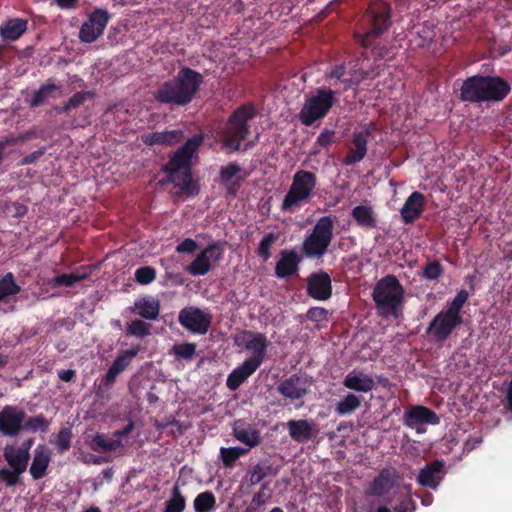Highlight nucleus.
I'll list each match as a JSON object with an SVG mask.
<instances>
[{
    "mask_svg": "<svg viewBox=\"0 0 512 512\" xmlns=\"http://www.w3.org/2000/svg\"><path fill=\"white\" fill-rule=\"evenodd\" d=\"M203 140L202 134L193 135L170 156L168 162L162 166L161 170L165 177L160 181V184L172 183L188 198L199 195L200 185L192 178L191 159L203 144Z\"/></svg>",
    "mask_w": 512,
    "mask_h": 512,
    "instance_id": "f257e3e1",
    "label": "nucleus"
},
{
    "mask_svg": "<svg viewBox=\"0 0 512 512\" xmlns=\"http://www.w3.org/2000/svg\"><path fill=\"white\" fill-rule=\"evenodd\" d=\"M391 25V7L388 2H369L362 17L363 32L354 33V37L365 49L371 48L374 59L391 58V48L377 43L378 38L386 32Z\"/></svg>",
    "mask_w": 512,
    "mask_h": 512,
    "instance_id": "f03ea898",
    "label": "nucleus"
},
{
    "mask_svg": "<svg viewBox=\"0 0 512 512\" xmlns=\"http://www.w3.org/2000/svg\"><path fill=\"white\" fill-rule=\"evenodd\" d=\"M511 86L500 76L473 75L460 88V99L472 104L499 103L510 93Z\"/></svg>",
    "mask_w": 512,
    "mask_h": 512,
    "instance_id": "7ed1b4c3",
    "label": "nucleus"
},
{
    "mask_svg": "<svg viewBox=\"0 0 512 512\" xmlns=\"http://www.w3.org/2000/svg\"><path fill=\"white\" fill-rule=\"evenodd\" d=\"M203 83V76L192 68H182L173 79L164 82L154 94L162 104L174 106L188 105Z\"/></svg>",
    "mask_w": 512,
    "mask_h": 512,
    "instance_id": "20e7f679",
    "label": "nucleus"
},
{
    "mask_svg": "<svg viewBox=\"0 0 512 512\" xmlns=\"http://www.w3.org/2000/svg\"><path fill=\"white\" fill-rule=\"evenodd\" d=\"M405 289L397 276L382 277L374 286L372 299L376 303L378 314L398 317L402 310Z\"/></svg>",
    "mask_w": 512,
    "mask_h": 512,
    "instance_id": "39448f33",
    "label": "nucleus"
},
{
    "mask_svg": "<svg viewBox=\"0 0 512 512\" xmlns=\"http://www.w3.org/2000/svg\"><path fill=\"white\" fill-rule=\"evenodd\" d=\"M255 116V108L246 104L234 110L228 118L227 125L222 134V143L230 151H238L241 143L249 135L248 122Z\"/></svg>",
    "mask_w": 512,
    "mask_h": 512,
    "instance_id": "423d86ee",
    "label": "nucleus"
},
{
    "mask_svg": "<svg viewBox=\"0 0 512 512\" xmlns=\"http://www.w3.org/2000/svg\"><path fill=\"white\" fill-rule=\"evenodd\" d=\"M337 93L338 90H333L330 87H319L311 96L306 97L298 114L301 124L311 126L324 119L334 104L337 103L335 97Z\"/></svg>",
    "mask_w": 512,
    "mask_h": 512,
    "instance_id": "0eeeda50",
    "label": "nucleus"
},
{
    "mask_svg": "<svg viewBox=\"0 0 512 512\" xmlns=\"http://www.w3.org/2000/svg\"><path fill=\"white\" fill-rule=\"evenodd\" d=\"M316 186L317 175L315 173L304 169L295 172L289 190L282 201V211H292L310 199Z\"/></svg>",
    "mask_w": 512,
    "mask_h": 512,
    "instance_id": "6e6552de",
    "label": "nucleus"
},
{
    "mask_svg": "<svg viewBox=\"0 0 512 512\" xmlns=\"http://www.w3.org/2000/svg\"><path fill=\"white\" fill-rule=\"evenodd\" d=\"M333 228L334 220L330 216H324L317 221L303 242L302 249L307 258L320 259L326 254L332 240Z\"/></svg>",
    "mask_w": 512,
    "mask_h": 512,
    "instance_id": "1a4fd4ad",
    "label": "nucleus"
},
{
    "mask_svg": "<svg viewBox=\"0 0 512 512\" xmlns=\"http://www.w3.org/2000/svg\"><path fill=\"white\" fill-rule=\"evenodd\" d=\"M3 456L9 468L0 469V482L6 487H13L20 482L21 475L26 471L30 453L13 446H6Z\"/></svg>",
    "mask_w": 512,
    "mask_h": 512,
    "instance_id": "9d476101",
    "label": "nucleus"
},
{
    "mask_svg": "<svg viewBox=\"0 0 512 512\" xmlns=\"http://www.w3.org/2000/svg\"><path fill=\"white\" fill-rule=\"evenodd\" d=\"M111 18L108 10L96 9L89 13L87 20L82 24L79 37L83 43H93L104 33Z\"/></svg>",
    "mask_w": 512,
    "mask_h": 512,
    "instance_id": "9b49d317",
    "label": "nucleus"
},
{
    "mask_svg": "<svg viewBox=\"0 0 512 512\" xmlns=\"http://www.w3.org/2000/svg\"><path fill=\"white\" fill-rule=\"evenodd\" d=\"M211 318L210 314L194 306L183 308L178 316L181 326L194 335H205L210 328Z\"/></svg>",
    "mask_w": 512,
    "mask_h": 512,
    "instance_id": "f8f14e48",
    "label": "nucleus"
},
{
    "mask_svg": "<svg viewBox=\"0 0 512 512\" xmlns=\"http://www.w3.org/2000/svg\"><path fill=\"white\" fill-rule=\"evenodd\" d=\"M223 257V245L221 242L216 241L209 243L204 250L190 262L187 266L186 271L191 276H204L206 275L210 269V259L214 261H219Z\"/></svg>",
    "mask_w": 512,
    "mask_h": 512,
    "instance_id": "ddd939ff",
    "label": "nucleus"
},
{
    "mask_svg": "<svg viewBox=\"0 0 512 512\" xmlns=\"http://www.w3.org/2000/svg\"><path fill=\"white\" fill-rule=\"evenodd\" d=\"M310 386L311 379L307 375L293 373L279 383L277 391L294 402L303 399L309 393Z\"/></svg>",
    "mask_w": 512,
    "mask_h": 512,
    "instance_id": "4468645a",
    "label": "nucleus"
},
{
    "mask_svg": "<svg viewBox=\"0 0 512 512\" xmlns=\"http://www.w3.org/2000/svg\"><path fill=\"white\" fill-rule=\"evenodd\" d=\"M463 323V317H456L443 311L434 316L429 323L426 334L432 335L438 342L445 341Z\"/></svg>",
    "mask_w": 512,
    "mask_h": 512,
    "instance_id": "2eb2a0df",
    "label": "nucleus"
},
{
    "mask_svg": "<svg viewBox=\"0 0 512 512\" xmlns=\"http://www.w3.org/2000/svg\"><path fill=\"white\" fill-rule=\"evenodd\" d=\"M26 413L18 406L7 405L0 411V433L5 436H17L23 428Z\"/></svg>",
    "mask_w": 512,
    "mask_h": 512,
    "instance_id": "dca6fc26",
    "label": "nucleus"
},
{
    "mask_svg": "<svg viewBox=\"0 0 512 512\" xmlns=\"http://www.w3.org/2000/svg\"><path fill=\"white\" fill-rule=\"evenodd\" d=\"M243 335L246 337L245 349L251 353V356L245 361L260 367L266 357L269 341L265 334L245 330Z\"/></svg>",
    "mask_w": 512,
    "mask_h": 512,
    "instance_id": "f3484780",
    "label": "nucleus"
},
{
    "mask_svg": "<svg viewBox=\"0 0 512 512\" xmlns=\"http://www.w3.org/2000/svg\"><path fill=\"white\" fill-rule=\"evenodd\" d=\"M403 423L410 429H415L417 432H423V425H438L440 423V417L437 413L424 406H414L405 411Z\"/></svg>",
    "mask_w": 512,
    "mask_h": 512,
    "instance_id": "a211bd4d",
    "label": "nucleus"
},
{
    "mask_svg": "<svg viewBox=\"0 0 512 512\" xmlns=\"http://www.w3.org/2000/svg\"><path fill=\"white\" fill-rule=\"evenodd\" d=\"M446 475V466L443 460H434L422 467L417 476V483L421 487L437 489Z\"/></svg>",
    "mask_w": 512,
    "mask_h": 512,
    "instance_id": "6ab92c4d",
    "label": "nucleus"
},
{
    "mask_svg": "<svg viewBox=\"0 0 512 512\" xmlns=\"http://www.w3.org/2000/svg\"><path fill=\"white\" fill-rule=\"evenodd\" d=\"M307 295L316 300H327L332 295L331 277L320 271L307 277Z\"/></svg>",
    "mask_w": 512,
    "mask_h": 512,
    "instance_id": "aec40b11",
    "label": "nucleus"
},
{
    "mask_svg": "<svg viewBox=\"0 0 512 512\" xmlns=\"http://www.w3.org/2000/svg\"><path fill=\"white\" fill-rule=\"evenodd\" d=\"M287 429L290 438L297 443H307L317 433L315 424L307 419L289 420Z\"/></svg>",
    "mask_w": 512,
    "mask_h": 512,
    "instance_id": "412c9836",
    "label": "nucleus"
},
{
    "mask_svg": "<svg viewBox=\"0 0 512 512\" xmlns=\"http://www.w3.org/2000/svg\"><path fill=\"white\" fill-rule=\"evenodd\" d=\"M395 484V472L392 468H383L366 489V495L382 497Z\"/></svg>",
    "mask_w": 512,
    "mask_h": 512,
    "instance_id": "4be33fe9",
    "label": "nucleus"
},
{
    "mask_svg": "<svg viewBox=\"0 0 512 512\" xmlns=\"http://www.w3.org/2000/svg\"><path fill=\"white\" fill-rule=\"evenodd\" d=\"M425 197L421 192L414 191L405 200L401 209V218L405 224H410L421 216L424 211Z\"/></svg>",
    "mask_w": 512,
    "mask_h": 512,
    "instance_id": "5701e85b",
    "label": "nucleus"
},
{
    "mask_svg": "<svg viewBox=\"0 0 512 512\" xmlns=\"http://www.w3.org/2000/svg\"><path fill=\"white\" fill-rule=\"evenodd\" d=\"M280 255L281 257L276 264V268H274V274L279 278L290 277L296 274L301 262L297 251L282 250Z\"/></svg>",
    "mask_w": 512,
    "mask_h": 512,
    "instance_id": "b1692460",
    "label": "nucleus"
},
{
    "mask_svg": "<svg viewBox=\"0 0 512 512\" xmlns=\"http://www.w3.org/2000/svg\"><path fill=\"white\" fill-rule=\"evenodd\" d=\"M90 274L91 269L89 266H81L69 274L64 273L58 276H53L52 278L47 280V285L50 288H70L76 285L78 282H81L88 278Z\"/></svg>",
    "mask_w": 512,
    "mask_h": 512,
    "instance_id": "393cba45",
    "label": "nucleus"
},
{
    "mask_svg": "<svg viewBox=\"0 0 512 512\" xmlns=\"http://www.w3.org/2000/svg\"><path fill=\"white\" fill-rule=\"evenodd\" d=\"M369 135L370 132L368 130L353 133V148L348 151L347 155L344 158V163L346 165L359 163L365 158L367 153V142Z\"/></svg>",
    "mask_w": 512,
    "mask_h": 512,
    "instance_id": "a878e982",
    "label": "nucleus"
},
{
    "mask_svg": "<svg viewBox=\"0 0 512 512\" xmlns=\"http://www.w3.org/2000/svg\"><path fill=\"white\" fill-rule=\"evenodd\" d=\"M366 52L363 53V59H358L355 64L349 67L347 73L348 78L344 81L343 91L349 88L360 85L364 80L373 78V68L364 67V60L367 59Z\"/></svg>",
    "mask_w": 512,
    "mask_h": 512,
    "instance_id": "bb28decb",
    "label": "nucleus"
},
{
    "mask_svg": "<svg viewBox=\"0 0 512 512\" xmlns=\"http://www.w3.org/2000/svg\"><path fill=\"white\" fill-rule=\"evenodd\" d=\"M260 367L244 361L240 366L233 369L226 379V387L229 391H237L241 385L248 380Z\"/></svg>",
    "mask_w": 512,
    "mask_h": 512,
    "instance_id": "cd10ccee",
    "label": "nucleus"
},
{
    "mask_svg": "<svg viewBox=\"0 0 512 512\" xmlns=\"http://www.w3.org/2000/svg\"><path fill=\"white\" fill-rule=\"evenodd\" d=\"M137 314L147 320H155L160 315V301L152 296H142L134 301Z\"/></svg>",
    "mask_w": 512,
    "mask_h": 512,
    "instance_id": "c85d7f7f",
    "label": "nucleus"
},
{
    "mask_svg": "<svg viewBox=\"0 0 512 512\" xmlns=\"http://www.w3.org/2000/svg\"><path fill=\"white\" fill-rule=\"evenodd\" d=\"M50 463V454L44 446L34 449L32 463L29 468L31 477L34 480L43 478Z\"/></svg>",
    "mask_w": 512,
    "mask_h": 512,
    "instance_id": "c756f323",
    "label": "nucleus"
},
{
    "mask_svg": "<svg viewBox=\"0 0 512 512\" xmlns=\"http://www.w3.org/2000/svg\"><path fill=\"white\" fill-rule=\"evenodd\" d=\"M344 386L352 391L368 392L374 388L373 379L363 372H349L344 379Z\"/></svg>",
    "mask_w": 512,
    "mask_h": 512,
    "instance_id": "7c9ffc66",
    "label": "nucleus"
},
{
    "mask_svg": "<svg viewBox=\"0 0 512 512\" xmlns=\"http://www.w3.org/2000/svg\"><path fill=\"white\" fill-rule=\"evenodd\" d=\"M182 132L169 130L144 134L142 141L145 145H173L180 142Z\"/></svg>",
    "mask_w": 512,
    "mask_h": 512,
    "instance_id": "2f4dec72",
    "label": "nucleus"
},
{
    "mask_svg": "<svg viewBox=\"0 0 512 512\" xmlns=\"http://www.w3.org/2000/svg\"><path fill=\"white\" fill-rule=\"evenodd\" d=\"M27 30V20L21 18L9 19L0 26V35L10 41L18 40Z\"/></svg>",
    "mask_w": 512,
    "mask_h": 512,
    "instance_id": "473e14b6",
    "label": "nucleus"
},
{
    "mask_svg": "<svg viewBox=\"0 0 512 512\" xmlns=\"http://www.w3.org/2000/svg\"><path fill=\"white\" fill-rule=\"evenodd\" d=\"M277 471L273 469L268 460H262L252 466L247 472L246 479L250 486L260 484L266 477L276 475Z\"/></svg>",
    "mask_w": 512,
    "mask_h": 512,
    "instance_id": "72a5a7b5",
    "label": "nucleus"
},
{
    "mask_svg": "<svg viewBox=\"0 0 512 512\" xmlns=\"http://www.w3.org/2000/svg\"><path fill=\"white\" fill-rule=\"evenodd\" d=\"M352 219L356 220L357 224L365 229H372L377 226V219L374 216L373 210L370 206L358 205L351 211Z\"/></svg>",
    "mask_w": 512,
    "mask_h": 512,
    "instance_id": "f704fd0d",
    "label": "nucleus"
},
{
    "mask_svg": "<svg viewBox=\"0 0 512 512\" xmlns=\"http://www.w3.org/2000/svg\"><path fill=\"white\" fill-rule=\"evenodd\" d=\"M233 435L238 441L245 444L249 448L257 447L262 441L260 430L253 427H234Z\"/></svg>",
    "mask_w": 512,
    "mask_h": 512,
    "instance_id": "c9c22d12",
    "label": "nucleus"
},
{
    "mask_svg": "<svg viewBox=\"0 0 512 512\" xmlns=\"http://www.w3.org/2000/svg\"><path fill=\"white\" fill-rule=\"evenodd\" d=\"M60 86L56 85L52 80H47L43 83L40 88L34 91L32 98L29 102V107H40L42 106L48 98L52 96L54 91H58Z\"/></svg>",
    "mask_w": 512,
    "mask_h": 512,
    "instance_id": "e433bc0d",
    "label": "nucleus"
},
{
    "mask_svg": "<svg viewBox=\"0 0 512 512\" xmlns=\"http://www.w3.org/2000/svg\"><path fill=\"white\" fill-rule=\"evenodd\" d=\"M89 446L91 450L102 453L122 448L123 444L120 439L106 440L104 434L97 433L91 438Z\"/></svg>",
    "mask_w": 512,
    "mask_h": 512,
    "instance_id": "4c0bfd02",
    "label": "nucleus"
},
{
    "mask_svg": "<svg viewBox=\"0 0 512 512\" xmlns=\"http://www.w3.org/2000/svg\"><path fill=\"white\" fill-rule=\"evenodd\" d=\"M186 508V498L183 495L180 486L174 485L171 488L169 499L165 502L163 512H184Z\"/></svg>",
    "mask_w": 512,
    "mask_h": 512,
    "instance_id": "58836bf2",
    "label": "nucleus"
},
{
    "mask_svg": "<svg viewBox=\"0 0 512 512\" xmlns=\"http://www.w3.org/2000/svg\"><path fill=\"white\" fill-rule=\"evenodd\" d=\"M217 506V499L210 490L199 493L193 500L194 512H211Z\"/></svg>",
    "mask_w": 512,
    "mask_h": 512,
    "instance_id": "ea45409f",
    "label": "nucleus"
},
{
    "mask_svg": "<svg viewBox=\"0 0 512 512\" xmlns=\"http://www.w3.org/2000/svg\"><path fill=\"white\" fill-rule=\"evenodd\" d=\"M20 291L21 287L15 282L11 272L0 277V302L4 301L7 297L18 295Z\"/></svg>",
    "mask_w": 512,
    "mask_h": 512,
    "instance_id": "a19ab883",
    "label": "nucleus"
},
{
    "mask_svg": "<svg viewBox=\"0 0 512 512\" xmlns=\"http://www.w3.org/2000/svg\"><path fill=\"white\" fill-rule=\"evenodd\" d=\"M0 210L6 218L20 219L26 215L28 208L19 201L6 200L0 203Z\"/></svg>",
    "mask_w": 512,
    "mask_h": 512,
    "instance_id": "79ce46f5",
    "label": "nucleus"
},
{
    "mask_svg": "<svg viewBox=\"0 0 512 512\" xmlns=\"http://www.w3.org/2000/svg\"><path fill=\"white\" fill-rule=\"evenodd\" d=\"M140 352V346H134L118 354L116 359L113 360L111 367L120 373H123L130 365L133 358Z\"/></svg>",
    "mask_w": 512,
    "mask_h": 512,
    "instance_id": "37998d69",
    "label": "nucleus"
},
{
    "mask_svg": "<svg viewBox=\"0 0 512 512\" xmlns=\"http://www.w3.org/2000/svg\"><path fill=\"white\" fill-rule=\"evenodd\" d=\"M346 74L348 73L345 64H339L326 70L324 76L326 80L330 81V85L332 87H338L339 84L344 86V81L348 78L346 77ZM336 90H338V92L340 91L339 88Z\"/></svg>",
    "mask_w": 512,
    "mask_h": 512,
    "instance_id": "c03bdc74",
    "label": "nucleus"
},
{
    "mask_svg": "<svg viewBox=\"0 0 512 512\" xmlns=\"http://www.w3.org/2000/svg\"><path fill=\"white\" fill-rule=\"evenodd\" d=\"M248 452L247 448L233 447V448H221L220 456L224 467L232 468L235 466L237 460Z\"/></svg>",
    "mask_w": 512,
    "mask_h": 512,
    "instance_id": "a18cd8bd",
    "label": "nucleus"
},
{
    "mask_svg": "<svg viewBox=\"0 0 512 512\" xmlns=\"http://www.w3.org/2000/svg\"><path fill=\"white\" fill-rule=\"evenodd\" d=\"M278 239L279 234L272 232L267 233L259 243L258 249L256 251L258 257H260L264 261L269 260L271 257V248L273 244L277 242Z\"/></svg>",
    "mask_w": 512,
    "mask_h": 512,
    "instance_id": "49530a36",
    "label": "nucleus"
},
{
    "mask_svg": "<svg viewBox=\"0 0 512 512\" xmlns=\"http://www.w3.org/2000/svg\"><path fill=\"white\" fill-rule=\"evenodd\" d=\"M361 405V400L357 395L352 393L347 394L340 402H338L336 406V411L339 415H347L356 409H358Z\"/></svg>",
    "mask_w": 512,
    "mask_h": 512,
    "instance_id": "de8ad7c7",
    "label": "nucleus"
},
{
    "mask_svg": "<svg viewBox=\"0 0 512 512\" xmlns=\"http://www.w3.org/2000/svg\"><path fill=\"white\" fill-rule=\"evenodd\" d=\"M93 97V93L91 91H79L74 93L65 106L58 109V113H68L71 109L78 108L83 105L88 99Z\"/></svg>",
    "mask_w": 512,
    "mask_h": 512,
    "instance_id": "09e8293b",
    "label": "nucleus"
},
{
    "mask_svg": "<svg viewBox=\"0 0 512 512\" xmlns=\"http://www.w3.org/2000/svg\"><path fill=\"white\" fill-rule=\"evenodd\" d=\"M49 425L50 422L45 418L43 414L28 417L24 421V429L30 432H47Z\"/></svg>",
    "mask_w": 512,
    "mask_h": 512,
    "instance_id": "8fccbe9b",
    "label": "nucleus"
},
{
    "mask_svg": "<svg viewBox=\"0 0 512 512\" xmlns=\"http://www.w3.org/2000/svg\"><path fill=\"white\" fill-rule=\"evenodd\" d=\"M469 297V294L466 290H460L456 296L452 299L450 304L448 305V308L444 311L445 313L449 315H453L456 317H462L461 311L462 308L467 301Z\"/></svg>",
    "mask_w": 512,
    "mask_h": 512,
    "instance_id": "3c124183",
    "label": "nucleus"
},
{
    "mask_svg": "<svg viewBox=\"0 0 512 512\" xmlns=\"http://www.w3.org/2000/svg\"><path fill=\"white\" fill-rule=\"evenodd\" d=\"M72 431L71 428H61L56 437H54L53 444L56 445L60 454L69 450L71 447Z\"/></svg>",
    "mask_w": 512,
    "mask_h": 512,
    "instance_id": "603ef678",
    "label": "nucleus"
},
{
    "mask_svg": "<svg viewBox=\"0 0 512 512\" xmlns=\"http://www.w3.org/2000/svg\"><path fill=\"white\" fill-rule=\"evenodd\" d=\"M443 273L444 269L441 262L438 260H433L425 264L422 277L427 280H437L442 277Z\"/></svg>",
    "mask_w": 512,
    "mask_h": 512,
    "instance_id": "864d4df0",
    "label": "nucleus"
},
{
    "mask_svg": "<svg viewBox=\"0 0 512 512\" xmlns=\"http://www.w3.org/2000/svg\"><path fill=\"white\" fill-rule=\"evenodd\" d=\"M150 334V325L141 319L132 320L126 329V335L145 337Z\"/></svg>",
    "mask_w": 512,
    "mask_h": 512,
    "instance_id": "5fc2aeb1",
    "label": "nucleus"
},
{
    "mask_svg": "<svg viewBox=\"0 0 512 512\" xmlns=\"http://www.w3.org/2000/svg\"><path fill=\"white\" fill-rule=\"evenodd\" d=\"M157 277V271L151 266H142L134 272V279L141 285L150 284Z\"/></svg>",
    "mask_w": 512,
    "mask_h": 512,
    "instance_id": "6e6d98bb",
    "label": "nucleus"
},
{
    "mask_svg": "<svg viewBox=\"0 0 512 512\" xmlns=\"http://www.w3.org/2000/svg\"><path fill=\"white\" fill-rule=\"evenodd\" d=\"M196 351L197 345L194 343H181L172 347V353L185 360H190Z\"/></svg>",
    "mask_w": 512,
    "mask_h": 512,
    "instance_id": "4d7b16f0",
    "label": "nucleus"
},
{
    "mask_svg": "<svg viewBox=\"0 0 512 512\" xmlns=\"http://www.w3.org/2000/svg\"><path fill=\"white\" fill-rule=\"evenodd\" d=\"M240 172L241 166L236 162H230L226 166L221 167L220 182L222 184H227L231 181L233 177H235Z\"/></svg>",
    "mask_w": 512,
    "mask_h": 512,
    "instance_id": "13d9d810",
    "label": "nucleus"
},
{
    "mask_svg": "<svg viewBox=\"0 0 512 512\" xmlns=\"http://www.w3.org/2000/svg\"><path fill=\"white\" fill-rule=\"evenodd\" d=\"M271 498V491L268 483L262 484L260 490L253 494L252 500L254 504L266 505Z\"/></svg>",
    "mask_w": 512,
    "mask_h": 512,
    "instance_id": "bf43d9fd",
    "label": "nucleus"
},
{
    "mask_svg": "<svg viewBox=\"0 0 512 512\" xmlns=\"http://www.w3.org/2000/svg\"><path fill=\"white\" fill-rule=\"evenodd\" d=\"M328 312L322 307H312L307 311V318L312 322H321L327 319Z\"/></svg>",
    "mask_w": 512,
    "mask_h": 512,
    "instance_id": "052dcab7",
    "label": "nucleus"
},
{
    "mask_svg": "<svg viewBox=\"0 0 512 512\" xmlns=\"http://www.w3.org/2000/svg\"><path fill=\"white\" fill-rule=\"evenodd\" d=\"M197 248H198V244H197V242L195 240H193L192 238H185L182 242H180L177 245L176 251L178 253L191 254Z\"/></svg>",
    "mask_w": 512,
    "mask_h": 512,
    "instance_id": "680f3d73",
    "label": "nucleus"
},
{
    "mask_svg": "<svg viewBox=\"0 0 512 512\" xmlns=\"http://www.w3.org/2000/svg\"><path fill=\"white\" fill-rule=\"evenodd\" d=\"M120 373V371H117L110 366L106 374L101 379L100 387L110 388Z\"/></svg>",
    "mask_w": 512,
    "mask_h": 512,
    "instance_id": "e2e57ef3",
    "label": "nucleus"
},
{
    "mask_svg": "<svg viewBox=\"0 0 512 512\" xmlns=\"http://www.w3.org/2000/svg\"><path fill=\"white\" fill-rule=\"evenodd\" d=\"M334 131L330 129H323L317 138V144L322 147H327L333 143Z\"/></svg>",
    "mask_w": 512,
    "mask_h": 512,
    "instance_id": "0e129e2a",
    "label": "nucleus"
},
{
    "mask_svg": "<svg viewBox=\"0 0 512 512\" xmlns=\"http://www.w3.org/2000/svg\"><path fill=\"white\" fill-rule=\"evenodd\" d=\"M45 153V148L42 147L40 148L39 150L37 151H33L32 153L26 155L21 163L22 164H31V163H35L38 159H40Z\"/></svg>",
    "mask_w": 512,
    "mask_h": 512,
    "instance_id": "69168bd1",
    "label": "nucleus"
},
{
    "mask_svg": "<svg viewBox=\"0 0 512 512\" xmlns=\"http://www.w3.org/2000/svg\"><path fill=\"white\" fill-rule=\"evenodd\" d=\"M417 33L422 39L421 45L429 44L434 37L433 30L427 26H423L421 30L417 31Z\"/></svg>",
    "mask_w": 512,
    "mask_h": 512,
    "instance_id": "338daca9",
    "label": "nucleus"
},
{
    "mask_svg": "<svg viewBox=\"0 0 512 512\" xmlns=\"http://www.w3.org/2000/svg\"><path fill=\"white\" fill-rule=\"evenodd\" d=\"M59 378L64 382H70L75 377V371L74 370H62L58 372Z\"/></svg>",
    "mask_w": 512,
    "mask_h": 512,
    "instance_id": "774afa93",
    "label": "nucleus"
}]
</instances>
